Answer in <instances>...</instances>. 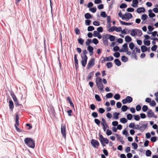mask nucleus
Wrapping results in <instances>:
<instances>
[{"instance_id": "1", "label": "nucleus", "mask_w": 158, "mask_h": 158, "mask_svg": "<svg viewBox=\"0 0 158 158\" xmlns=\"http://www.w3.org/2000/svg\"><path fill=\"white\" fill-rule=\"evenodd\" d=\"M25 143L29 147L34 148L35 147V142L31 138H26L24 140Z\"/></svg>"}, {"instance_id": "2", "label": "nucleus", "mask_w": 158, "mask_h": 158, "mask_svg": "<svg viewBox=\"0 0 158 158\" xmlns=\"http://www.w3.org/2000/svg\"><path fill=\"white\" fill-rule=\"evenodd\" d=\"M102 79L99 77H97L96 79L97 87L101 91H102L103 89V85L102 82Z\"/></svg>"}, {"instance_id": "3", "label": "nucleus", "mask_w": 158, "mask_h": 158, "mask_svg": "<svg viewBox=\"0 0 158 158\" xmlns=\"http://www.w3.org/2000/svg\"><path fill=\"white\" fill-rule=\"evenodd\" d=\"M66 129L65 125L64 124H62L61 127V132L62 134L63 137L65 139H66Z\"/></svg>"}, {"instance_id": "4", "label": "nucleus", "mask_w": 158, "mask_h": 158, "mask_svg": "<svg viewBox=\"0 0 158 158\" xmlns=\"http://www.w3.org/2000/svg\"><path fill=\"white\" fill-rule=\"evenodd\" d=\"M133 101V98L131 96H127L126 98L122 100V102L123 104H126L127 103H130Z\"/></svg>"}, {"instance_id": "5", "label": "nucleus", "mask_w": 158, "mask_h": 158, "mask_svg": "<svg viewBox=\"0 0 158 158\" xmlns=\"http://www.w3.org/2000/svg\"><path fill=\"white\" fill-rule=\"evenodd\" d=\"M95 59L94 58H92L89 61L88 64L86 68L87 69H89L90 68H92L95 64Z\"/></svg>"}, {"instance_id": "6", "label": "nucleus", "mask_w": 158, "mask_h": 158, "mask_svg": "<svg viewBox=\"0 0 158 158\" xmlns=\"http://www.w3.org/2000/svg\"><path fill=\"white\" fill-rule=\"evenodd\" d=\"M91 143L94 148H98L99 145V142L95 139H92L91 141Z\"/></svg>"}, {"instance_id": "7", "label": "nucleus", "mask_w": 158, "mask_h": 158, "mask_svg": "<svg viewBox=\"0 0 158 158\" xmlns=\"http://www.w3.org/2000/svg\"><path fill=\"white\" fill-rule=\"evenodd\" d=\"M82 58L81 64L83 67H85L87 63L88 57L87 56H81Z\"/></svg>"}, {"instance_id": "8", "label": "nucleus", "mask_w": 158, "mask_h": 158, "mask_svg": "<svg viewBox=\"0 0 158 158\" xmlns=\"http://www.w3.org/2000/svg\"><path fill=\"white\" fill-rule=\"evenodd\" d=\"M148 126V124H143L139 127V128H136L137 130H139L141 131H143Z\"/></svg>"}, {"instance_id": "9", "label": "nucleus", "mask_w": 158, "mask_h": 158, "mask_svg": "<svg viewBox=\"0 0 158 158\" xmlns=\"http://www.w3.org/2000/svg\"><path fill=\"white\" fill-rule=\"evenodd\" d=\"M147 116L149 118L152 117L154 114V113L152 112L151 110L149 109L147 112Z\"/></svg>"}, {"instance_id": "10", "label": "nucleus", "mask_w": 158, "mask_h": 158, "mask_svg": "<svg viewBox=\"0 0 158 158\" xmlns=\"http://www.w3.org/2000/svg\"><path fill=\"white\" fill-rule=\"evenodd\" d=\"M87 50L90 53V55L93 54L94 48L93 47L90 45L88 46L87 47Z\"/></svg>"}, {"instance_id": "11", "label": "nucleus", "mask_w": 158, "mask_h": 158, "mask_svg": "<svg viewBox=\"0 0 158 158\" xmlns=\"http://www.w3.org/2000/svg\"><path fill=\"white\" fill-rule=\"evenodd\" d=\"M10 95L11 96L12 98H13L14 101H16L17 99V98L16 97L15 95L14 92L12 91H11L10 92Z\"/></svg>"}, {"instance_id": "12", "label": "nucleus", "mask_w": 158, "mask_h": 158, "mask_svg": "<svg viewBox=\"0 0 158 158\" xmlns=\"http://www.w3.org/2000/svg\"><path fill=\"white\" fill-rule=\"evenodd\" d=\"M137 12L139 13L141 12H144L145 11V9L143 7L138 8L137 10Z\"/></svg>"}, {"instance_id": "13", "label": "nucleus", "mask_w": 158, "mask_h": 158, "mask_svg": "<svg viewBox=\"0 0 158 158\" xmlns=\"http://www.w3.org/2000/svg\"><path fill=\"white\" fill-rule=\"evenodd\" d=\"M9 108L11 110H12L14 107L13 102L12 100H11L9 101Z\"/></svg>"}, {"instance_id": "14", "label": "nucleus", "mask_w": 158, "mask_h": 158, "mask_svg": "<svg viewBox=\"0 0 158 158\" xmlns=\"http://www.w3.org/2000/svg\"><path fill=\"white\" fill-rule=\"evenodd\" d=\"M148 12H149V16L150 18H152L155 16L156 15L154 13H152V10L151 9H150L148 10Z\"/></svg>"}, {"instance_id": "15", "label": "nucleus", "mask_w": 158, "mask_h": 158, "mask_svg": "<svg viewBox=\"0 0 158 158\" xmlns=\"http://www.w3.org/2000/svg\"><path fill=\"white\" fill-rule=\"evenodd\" d=\"M94 75V72L93 71L89 74L88 76L86 78L87 81L91 79L92 77Z\"/></svg>"}, {"instance_id": "16", "label": "nucleus", "mask_w": 158, "mask_h": 158, "mask_svg": "<svg viewBox=\"0 0 158 158\" xmlns=\"http://www.w3.org/2000/svg\"><path fill=\"white\" fill-rule=\"evenodd\" d=\"M114 62L115 64L118 66H120L121 65V62L118 59H116L114 60Z\"/></svg>"}, {"instance_id": "17", "label": "nucleus", "mask_w": 158, "mask_h": 158, "mask_svg": "<svg viewBox=\"0 0 158 158\" xmlns=\"http://www.w3.org/2000/svg\"><path fill=\"white\" fill-rule=\"evenodd\" d=\"M132 3L133 4L132 5V6L134 7H137V4L138 3V0H133Z\"/></svg>"}, {"instance_id": "18", "label": "nucleus", "mask_w": 158, "mask_h": 158, "mask_svg": "<svg viewBox=\"0 0 158 158\" xmlns=\"http://www.w3.org/2000/svg\"><path fill=\"white\" fill-rule=\"evenodd\" d=\"M125 15H127V19L126 20L127 21H128L129 19L131 18L132 17V14L129 13H126L125 14Z\"/></svg>"}, {"instance_id": "19", "label": "nucleus", "mask_w": 158, "mask_h": 158, "mask_svg": "<svg viewBox=\"0 0 158 158\" xmlns=\"http://www.w3.org/2000/svg\"><path fill=\"white\" fill-rule=\"evenodd\" d=\"M137 35L138 36H141L142 35V31L139 29H136Z\"/></svg>"}, {"instance_id": "20", "label": "nucleus", "mask_w": 158, "mask_h": 158, "mask_svg": "<svg viewBox=\"0 0 158 158\" xmlns=\"http://www.w3.org/2000/svg\"><path fill=\"white\" fill-rule=\"evenodd\" d=\"M107 35L109 36L108 39H109L110 41L112 42L115 40V37L114 36L110 35V34H107Z\"/></svg>"}, {"instance_id": "21", "label": "nucleus", "mask_w": 158, "mask_h": 158, "mask_svg": "<svg viewBox=\"0 0 158 158\" xmlns=\"http://www.w3.org/2000/svg\"><path fill=\"white\" fill-rule=\"evenodd\" d=\"M128 44L127 43H125L123 45V48L126 51H127L128 50V47L127 46Z\"/></svg>"}, {"instance_id": "22", "label": "nucleus", "mask_w": 158, "mask_h": 158, "mask_svg": "<svg viewBox=\"0 0 158 158\" xmlns=\"http://www.w3.org/2000/svg\"><path fill=\"white\" fill-rule=\"evenodd\" d=\"M131 35L132 36H135L137 35L136 29L132 30L131 31Z\"/></svg>"}, {"instance_id": "23", "label": "nucleus", "mask_w": 158, "mask_h": 158, "mask_svg": "<svg viewBox=\"0 0 158 158\" xmlns=\"http://www.w3.org/2000/svg\"><path fill=\"white\" fill-rule=\"evenodd\" d=\"M67 100L69 102L70 105L73 108L74 107V106L73 103L72 102L71 98L69 97H68L67 98Z\"/></svg>"}, {"instance_id": "24", "label": "nucleus", "mask_w": 158, "mask_h": 158, "mask_svg": "<svg viewBox=\"0 0 158 158\" xmlns=\"http://www.w3.org/2000/svg\"><path fill=\"white\" fill-rule=\"evenodd\" d=\"M85 17L86 19H89L91 18L92 16L89 13H86L85 15Z\"/></svg>"}, {"instance_id": "25", "label": "nucleus", "mask_w": 158, "mask_h": 158, "mask_svg": "<svg viewBox=\"0 0 158 158\" xmlns=\"http://www.w3.org/2000/svg\"><path fill=\"white\" fill-rule=\"evenodd\" d=\"M131 38L129 36H127L125 37V40L126 42H130L131 41Z\"/></svg>"}, {"instance_id": "26", "label": "nucleus", "mask_w": 158, "mask_h": 158, "mask_svg": "<svg viewBox=\"0 0 158 158\" xmlns=\"http://www.w3.org/2000/svg\"><path fill=\"white\" fill-rule=\"evenodd\" d=\"M141 51L143 52H144L147 51V47L144 45H142L141 46Z\"/></svg>"}, {"instance_id": "27", "label": "nucleus", "mask_w": 158, "mask_h": 158, "mask_svg": "<svg viewBox=\"0 0 158 158\" xmlns=\"http://www.w3.org/2000/svg\"><path fill=\"white\" fill-rule=\"evenodd\" d=\"M119 115V113L115 112L113 114L114 118L116 119H117L118 118V116Z\"/></svg>"}, {"instance_id": "28", "label": "nucleus", "mask_w": 158, "mask_h": 158, "mask_svg": "<svg viewBox=\"0 0 158 158\" xmlns=\"http://www.w3.org/2000/svg\"><path fill=\"white\" fill-rule=\"evenodd\" d=\"M108 38L106 37V36L105 37H103V43L105 44H108Z\"/></svg>"}, {"instance_id": "29", "label": "nucleus", "mask_w": 158, "mask_h": 158, "mask_svg": "<svg viewBox=\"0 0 158 158\" xmlns=\"http://www.w3.org/2000/svg\"><path fill=\"white\" fill-rule=\"evenodd\" d=\"M78 43L81 45H82L83 44L84 40L81 38H79L78 39Z\"/></svg>"}, {"instance_id": "30", "label": "nucleus", "mask_w": 158, "mask_h": 158, "mask_svg": "<svg viewBox=\"0 0 158 158\" xmlns=\"http://www.w3.org/2000/svg\"><path fill=\"white\" fill-rule=\"evenodd\" d=\"M121 60L122 61L125 62L128 60V59L125 56H123L121 57Z\"/></svg>"}, {"instance_id": "31", "label": "nucleus", "mask_w": 158, "mask_h": 158, "mask_svg": "<svg viewBox=\"0 0 158 158\" xmlns=\"http://www.w3.org/2000/svg\"><path fill=\"white\" fill-rule=\"evenodd\" d=\"M127 121V120L125 118H123L120 119V122L123 123H126Z\"/></svg>"}, {"instance_id": "32", "label": "nucleus", "mask_w": 158, "mask_h": 158, "mask_svg": "<svg viewBox=\"0 0 158 158\" xmlns=\"http://www.w3.org/2000/svg\"><path fill=\"white\" fill-rule=\"evenodd\" d=\"M19 116L18 114H17L16 116V120H15V123H16L15 124H16V126L19 125Z\"/></svg>"}, {"instance_id": "33", "label": "nucleus", "mask_w": 158, "mask_h": 158, "mask_svg": "<svg viewBox=\"0 0 158 158\" xmlns=\"http://www.w3.org/2000/svg\"><path fill=\"white\" fill-rule=\"evenodd\" d=\"M146 155L147 156H150L152 152L150 150H147L145 153Z\"/></svg>"}, {"instance_id": "34", "label": "nucleus", "mask_w": 158, "mask_h": 158, "mask_svg": "<svg viewBox=\"0 0 158 158\" xmlns=\"http://www.w3.org/2000/svg\"><path fill=\"white\" fill-rule=\"evenodd\" d=\"M101 16L103 17L106 18L107 17V15L106 14V12L105 11H102L100 13Z\"/></svg>"}, {"instance_id": "35", "label": "nucleus", "mask_w": 158, "mask_h": 158, "mask_svg": "<svg viewBox=\"0 0 158 158\" xmlns=\"http://www.w3.org/2000/svg\"><path fill=\"white\" fill-rule=\"evenodd\" d=\"M106 65L107 68L110 69L112 67L113 64L111 62H108L107 63Z\"/></svg>"}, {"instance_id": "36", "label": "nucleus", "mask_w": 158, "mask_h": 158, "mask_svg": "<svg viewBox=\"0 0 158 158\" xmlns=\"http://www.w3.org/2000/svg\"><path fill=\"white\" fill-rule=\"evenodd\" d=\"M148 17V15L146 14H143L142 15L141 19L143 20H145L147 19Z\"/></svg>"}, {"instance_id": "37", "label": "nucleus", "mask_w": 158, "mask_h": 158, "mask_svg": "<svg viewBox=\"0 0 158 158\" xmlns=\"http://www.w3.org/2000/svg\"><path fill=\"white\" fill-rule=\"evenodd\" d=\"M113 94L111 93H110L106 94V97L107 98H111L113 97Z\"/></svg>"}, {"instance_id": "38", "label": "nucleus", "mask_w": 158, "mask_h": 158, "mask_svg": "<svg viewBox=\"0 0 158 158\" xmlns=\"http://www.w3.org/2000/svg\"><path fill=\"white\" fill-rule=\"evenodd\" d=\"M128 109V107L126 105H123L122 107V110L123 112L126 111Z\"/></svg>"}, {"instance_id": "39", "label": "nucleus", "mask_w": 158, "mask_h": 158, "mask_svg": "<svg viewBox=\"0 0 158 158\" xmlns=\"http://www.w3.org/2000/svg\"><path fill=\"white\" fill-rule=\"evenodd\" d=\"M150 41L148 40H147L145 41V40H144L143 42L144 43V44L145 45L149 46L150 44Z\"/></svg>"}, {"instance_id": "40", "label": "nucleus", "mask_w": 158, "mask_h": 158, "mask_svg": "<svg viewBox=\"0 0 158 158\" xmlns=\"http://www.w3.org/2000/svg\"><path fill=\"white\" fill-rule=\"evenodd\" d=\"M120 95L118 94H116L114 96V98L117 100H118L120 99Z\"/></svg>"}, {"instance_id": "41", "label": "nucleus", "mask_w": 158, "mask_h": 158, "mask_svg": "<svg viewBox=\"0 0 158 158\" xmlns=\"http://www.w3.org/2000/svg\"><path fill=\"white\" fill-rule=\"evenodd\" d=\"M142 109L143 112H146L148 110V107L147 106L144 105L143 106Z\"/></svg>"}, {"instance_id": "42", "label": "nucleus", "mask_w": 158, "mask_h": 158, "mask_svg": "<svg viewBox=\"0 0 158 158\" xmlns=\"http://www.w3.org/2000/svg\"><path fill=\"white\" fill-rule=\"evenodd\" d=\"M94 29V28L92 26H89L88 27L87 30L88 31H92Z\"/></svg>"}, {"instance_id": "43", "label": "nucleus", "mask_w": 158, "mask_h": 158, "mask_svg": "<svg viewBox=\"0 0 158 158\" xmlns=\"http://www.w3.org/2000/svg\"><path fill=\"white\" fill-rule=\"evenodd\" d=\"M97 8L96 7L91 8L89 9V10L93 13L95 12Z\"/></svg>"}, {"instance_id": "44", "label": "nucleus", "mask_w": 158, "mask_h": 158, "mask_svg": "<svg viewBox=\"0 0 158 158\" xmlns=\"http://www.w3.org/2000/svg\"><path fill=\"white\" fill-rule=\"evenodd\" d=\"M106 61H111L114 59L113 57L112 56H110L108 57H106Z\"/></svg>"}, {"instance_id": "45", "label": "nucleus", "mask_w": 158, "mask_h": 158, "mask_svg": "<svg viewBox=\"0 0 158 158\" xmlns=\"http://www.w3.org/2000/svg\"><path fill=\"white\" fill-rule=\"evenodd\" d=\"M114 135L116 136L117 138V140H118V141H119L120 140L122 139L121 136L120 135H119L118 134H115Z\"/></svg>"}, {"instance_id": "46", "label": "nucleus", "mask_w": 158, "mask_h": 158, "mask_svg": "<svg viewBox=\"0 0 158 158\" xmlns=\"http://www.w3.org/2000/svg\"><path fill=\"white\" fill-rule=\"evenodd\" d=\"M95 99L98 101H100L101 99L100 96L98 94H95Z\"/></svg>"}, {"instance_id": "47", "label": "nucleus", "mask_w": 158, "mask_h": 158, "mask_svg": "<svg viewBox=\"0 0 158 158\" xmlns=\"http://www.w3.org/2000/svg\"><path fill=\"white\" fill-rule=\"evenodd\" d=\"M115 29H114V27H111L108 30V31L110 32H111L114 31Z\"/></svg>"}, {"instance_id": "48", "label": "nucleus", "mask_w": 158, "mask_h": 158, "mask_svg": "<svg viewBox=\"0 0 158 158\" xmlns=\"http://www.w3.org/2000/svg\"><path fill=\"white\" fill-rule=\"evenodd\" d=\"M91 115L94 118H96L98 117V114L96 112H93L92 113Z\"/></svg>"}, {"instance_id": "49", "label": "nucleus", "mask_w": 158, "mask_h": 158, "mask_svg": "<svg viewBox=\"0 0 158 158\" xmlns=\"http://www.w3.org/2000/svg\"><path fill=\"white\" fill-rule=\"evenodd\" d=\"M114 56L116 58H118L120 56V54L118 52H115L114 54Z\"/></svg>"}, {"instance_id": "50", "label": "nucleus", "mask_w": 158, "mask_h": 158, "mask_svg": "<svg viewBox=\"0 0 158 158\" xmlns=\"http://www.w3.org/2000/svg\"><path fill=\"white\" fill-rule=\"evenodd\" d=\"M91 21L89 19H87L85 20V24L87 26H89L90 25Z\"/></svg>"}, {"instance_id": "51", "label": "nucleus", "mask_w": 158, "mask_h": 158, "mask_svg": "<svg viewBox=\"0 0 158 158\" xmlns=\"http://www.w3.org/2000/svg\"><path fill=\"white\" fill-rule=\"evenodd\" d=\"M127 4L123 3L119 7L121 9H123L126 8L127 7Z\"/></svg>"}, {"instance_id": "52", "label": "nucleus", "mask_w": 158, "mask_h": 158, "mask_svg": "<svg viewBox=\"0 0 158 158\" xmlns=\"http://www.w3.org/2000/svg\"><path fill=\"white\" fill-rule=\"evenodd\" d=\"M77 55L76 54H75L74 56V60L75 64H77L78 63V60L77 58Z\"/></svg>"}, {"instance_id": "53", "label": "nucleus", "mask_w": 158, "mask_h": 158, "mask_svg": "<svg viewBox=\"0 0 158 158\" xmlns=\"http://www.w3.org/2000/svg\"><path fill=\"white\" fill-rule=\"evenodd\" d=\"M129 47L131 50H132L134 47V44L132 42L130 43L129 44Z\"/></svg>"}, {"instance_id": "54", "label": "nucleus", "mask_w": 158, "mask_h": 158, "mask_svg": "<svg viewBox=\"0 0 158 158\" xmlns=\"http://www.w3.org/2000/svg\"><path fill=\"white\" fill-rule=\"evenodd\" d=\"M132 117V115L131 114H129L127 115V118L129 120L131 119Z\"/></svg>"}, {"instance_id": "55", "label": "nucleus", "mask_w": 158, "mask_h": 158, "mask_svg": "<svg viewBox=\"0 0 158 158\" xmlns=\"http://www.w3.org/2000/svg\"><path fill=\"white\" fill-rule=\"evenodd\" d=\"M91 43H92L91 40L90 39H88L86 42L85 44L87 46H89Z\"/></svg>"}, {"instance_id": "56", "label": "nucleus", "mask_w": 158, "mask_h": 158, "mask_svg": "<svg viewBox=\"0 0 158 158\" xmlns=\"http://www.w3.org/2000/svg\"><path fill=\"white\" fill-rule=\"evenodd\" d=\"M98 40L96 38L94 39L92 41V42L95 44H98Z\"/></svg>"}, {"instance_id": "57", "label": "nucleus", "mask_w": 158, "mask_h": 158, "mask_svg": "<svg viewBox=\"0 0 158 158\" xmlns=\"http://www.w3.org/2000/svg\"><path fill=\"white\" fill-rule=\"evenodd\" d=\"M98 111L99 113L102 114L105 112V110L103 108H99Z\"/></svg>"}, {"instance_id": "58", "label": "nucleus", "mask_w": 158, "mask_h": 158, "mask_svg": "<svg viewBox=\"0 0 158 158\" xmlns=\"http://www.w3.org/2000/svg\"><path fill=\"white\" fill-rule=\"evenodd\" d=\"M134 119L136 121H139L140 119V117L139 115H134Z\"/></svg>"}, {"instance_id": "59", "label": "nucleus", "mask_w": 158, "mask_h": 158, "mask_svg": "<svg viewBox=\"0 0 158 158\" xmlns=\"http://www.w3.org/2000/svg\"><path fill=\"white\" fill-rule=\"evenodd\" d=\"M87 53L88 52L85 49L83 51V53L81 54V56H87L86 55Z\"/></svg>"}, {"instance_id": "60", "label": "nucleus", "mask_w": 158, "mask_h": 158, "mask_svg": "<svg viewBox=\"0 0 158 158\" xmlns=\"http://www.w3.org/2000/svg\"><path fill=\"white\" fill-rule=\"evenodd\" d=\"M132 145L133 147L134 148L136 149L138 148V145L135 143H132Z\"/></svg>"}, {"instance_id": "61", "label": "nucleus", "mask_w": 158, "mask_h": 158, "mask_svg": "<svg viewBox=\"0 0 158 158\" xmlns=\"http://www.w3.org/2000/svg\"><path fill=\"white\" fill-rule=\"evenodd\" d=\"M157 137H156L153 136L151 137V141L152 142H155L156 141Z\"/></svg>"}, {"instance_id": "62", "label": "nucleus", "mask_w": 158, "mask_h": 158, "mask_svg": "<svg viewBox=\"0 0 158 158\" xmlns=\"http://www.w3.org/2000/svg\"><path fill=\"white\" fill-rule=\"evenodd\" d=\"M123 134L125 135L126 136H127L129 135L128 134V132H127V131L126 130H124L123 131Z\"/></svg>"}, {"instance_id": "63", "label": "nucleus", "mask_w": 158, "mask_h": 158, "mask_svg": "<svg viewBox=\"0 0 158 158\" xmlns=\"http://www.w3.org/2000/svg\"><path fill=\"white\" fill-rule=\"evenodd\" d=\"M75 31L77 35H80V30L77 27L75 28Z\"/></svg>"}, {"instance_id": "64", "label": "nucleus", "mask_w": 158, "mask_h": 158, "mask_svg": "<svg viewBox=\"0 0 158 158\" xmlns=\"http://www.w3.org/2000/svg\"><path fill=\"white\" fill-rule=\"evenodd\" d=\"M157 48V45H153V46L151 48V50L152 51H155L156 50V48Z\"/></svg>"}]
</instances>
